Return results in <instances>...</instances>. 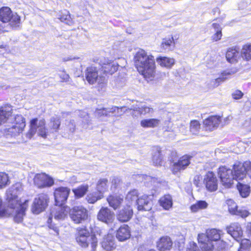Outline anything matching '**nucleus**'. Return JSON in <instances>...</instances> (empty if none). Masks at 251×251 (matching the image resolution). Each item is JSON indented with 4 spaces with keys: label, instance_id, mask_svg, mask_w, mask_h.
<instances>
[{
    "label": "nucleus",
    "instance_id": "1",
    "mask_svg": "<svg viewBox=\"0 0 251 251\" xmlns=\"http://www.w3.org/2000/svg\"><path fill=\"white\" fill-rule=\"evenodd\" d=\"M133 61L138 71L147 79L151 80L155 75L154 56L145 50L140 49L135 54Z\"/></svg>",
    "mask_w": 251,
    "mask_h": 251
},
{
    "label": "nucleus",
    "instance_id": "2",
    "mask_svg": "<svg viewBox=\"0 0 251 251\" xmlns=\"http://www.w3.org/2000/svg\"><path fill=\"white\" fill-rule=\"evenodd\" d=\"M77 243L83 248H86L91 245L92 251H95L98 245V240L95 235H90L89 231L86 228L77 229V234L76 236Z\"/></svg>",
    "mask_w": 251,
    "mask_h": 251
},
{
    "label": "nucleus",
    "instance_id": "3",
    "mask_svg": "<svg viewBox=\"0 0 251 251\" xmlns=\"http://www.w3.org/2000/svg\"><path fill=\"white\" fill-rule=\"evenodd\" d=\"M25 126V119L21 115H17L14 121L5 125L4 132L6 135L16 136L23 132Z\"/></svg>",
    "mask_w": 251,
    "mask_h": 251
},
{
    "label": "nucleus",
    "instance_id": "4",
    "mask_svg": "<svg viewBox=\"0 0 251 251\" xmlns=\"http://www.w3.org/2000/svg\"><path fill=\"white\" fill-rule=\"evenodd\" d=\"M69 210L70 208L68 206H62V205L56 204V206L50 209V214L47 221L49 227L58 233V228L51 224L52 219L53 217L56 220H64L67 217Z\"/></svg>",
    "mask_w": 251,
    "mask_h": 251
},
{
    "label": "nucleus",
    "instance_id": "5",
    "mask_svg": "<svg viewBox=\"0 0 251 251\" xmlns=\"http://www.w3.org/2000/svg\"><path fill=\"white\" fill-rule=\"evenodd\" d=\"M23 190L20 183H16L12 185L6 191V201L9 208H15L21 202L18 199V195Z\"/></svg>",
    "mask_w": 251,
    "mask_h": 251
},
{
    "label": "nucleus",
    "instance_id": "6",
    "mask_svg": "<svg viewBox=\"0 0 251 251\" xmlns=\"http://www.w3.org/2000/svg\"><path fill=\"white\" fill-rule=\"evenodd\" d=\"M46 122L45 120L39 121L37 118L32 119L30 121V129L26 134V137L30 139L37 132L39 136L46 138L47 135V129L45 127Z\"/></svg>",
    "mask_w": 251,
    "mask_h": 251
},
{
    "label": "nucleus",
    "instance_id": "7",
    "mask_svg": "<svg viewBox=\"0 0 251 251\" xmlns=\"http://www.w3.org/2000/svg\"><path fill=\"white\" fill-rule=\"evenodd\" d=\"M86 78L90 84H97L102 89L106 86V80L104 76L99 75L97 68L90 67L87 68L85 73Z\"/></svg>",
    "mask_w": 251,
    "mask_h": 251
},
{
    "label": "nucleus",
    "instance_id": "8",
    "mask_svg": "<svg viewBox=\"0 0 251 251\" xmlns=\"http://www.w3.org/2000/svg\"><path fill=\"white\" fill-rule=\"evenodd\" d=\"M69 213L71 219L75 224L82 223L88 217V210L82 205L75 206L70 209Z\"/></svg>",
    "mask_w": 251,
    "mask_h": 251
},
{
    "label": "nucleus",
    "instance_id": "9",
    "mask_svg": "<svg viewBox=\"0 0 251 251\" xmlns=\"http://www.w3.org/2000/svg\"><path fill=\"white\" fill-rule=\"evenodd\" d=\"M0 20L3 23L9 22L14 26L20 23V17L16 13L13 14L8 7H3L0 9Z\"/></svg>",
    "mask_w": 251,
    "mask_h": 251
},
{
    "label": "nucleus",
    "instance_id": "10",
    "mask_svg": "<svg viewBox=\"0 0 251 251\" xmlns=\"http://www.w3.org/2000/svg\"><path fill=\"white\" fill-rule=\"evenodd\" d=\"M233 173L235 180L243 179L247 173H251V162L246 161L244 163L237 162L233 166Z\"/></svg>",
    "mask_w": 251,
    "mask_h": 251
},
{
    "label": "nucleus",
    "instance_id": "11",
    "mask_svg": "<svg viewBox=\"0 0 251 251\" xmlns=\"http://www.w3.org/2000/svg\"><path fill=\"white\" fill-rule=\"evenodd\" d=\"M218 176L222 185L226 188H230L233 183L234 177L233 170L225 166L219 168Z\"/></svg>",
    "mask_w": 251,
    "mask_h": 251
},
{
    "label": "nucleus",
    "instance_id": "12",
    "mask_svg": "<svg viewBox=\"0 0 251 251\" xmlns=\"http://www.w3.org/2000/svg\"><path fill=\"white\" fill-rule=\"evenodd\" d=\"M49 198L45 194H40L36 197L33 201L31 210L33 213L38 214L44 211L48 206Z\"/></svg>",
    "mask_w": 251,
    "mask_h": 251
},
{
    "label": "nucleus",
    "instance_id": "13",
    "mask_svg": "<svg viewBox=\"0 0 251 251\" xmlns=\"http://www.w3.org/2000/svg\"><path fill=\"white\" fill-rule=\"evenodd\" d=\"M198 240L201 251L197 249L196 244L194 243L188 251H213L214 245L210 241L207 242V237L205 234H199Z\"/></svg>",
    "mask_w": 251,
    "mask_h": 251
},
{
    "label": "nucleus",
    "instance_id": "14",
    "mask_svg": "<svg viewBox=\"0 0 251 251\" xmlns=\"http://www.w3.org/2000/svg\"><path fill=\"white\" fill-rule=\"evenodd\" d=\"M33 181L35 185L39 188L50 187L54 183L53 179L45 173L35 175Z\"/></svg>",
    "mask_w": 251,
    "mask_h": 251
},
{
    "label": "nucleus",
    "instance_id": "15",
    "mask_svg": "<svg viewBox=\"0 0 251 251\" xmlns=\"http://www.w3.org/2000/svg\"><path fill=\"white\" fill-rule=\"evenodd\" d=\"M97 219L107 225L113 223L115 219V214L107 207H102L97 214Z\"/></svg>",
    "mask_w": 251,
    "mask_h": 251
},
{
    "label": "nucleus",
    "instance_id": "16",
    "mask_svg": "<svg viewBox=\"0 0 251 251\" xmlns=\"http://www.w3.org/2000/svg\"><path fill=\"white\" fill-rule=\"evenodd\" d=\"M70 193V189L67 187H59L54 192L55 201L56 205H63L67 200Z\"/></svg>",
    "mask_w": 251,
    "mask_h": 251
},
{
    "label": "nucleus",
    "instance_id": "17",
    "mask_svg": "<svg viewBox=\"0 0 251 251\" xmlns=\"http://www.w3.org/2000/svg\"><path fill=\"white\" fill-rule=\"evenodd\" d=\"M191 156L188 155H184L180 157L179 160L174 162L172 166V171L173 173L176 174L182 170H185L190 163Z\"/></svg>",
    "mask_w": 251,
    "mask_h": 251
},
{
    "label": "nucleus",
    "instance_id": "18",
    "mask_svg": "<svg viewBox=\"0 0 251 251\" xmlns=\"http://www.w3.org/2000/svg\"><path fill=\"white\" fill-rule=\"evenodd\" d=\"M12 108L8 105L0 108V125H7L14 121L15 117L12 114Z\"/></svg>",
    "mask_w": 251,
    "mask_h": 251
},
{
    "label": "nucleus",
    "instance_id": "19",
    "mask_svg": "<svg viewBox=\"0 0 251 251\" xmlns=\"http://www.w3.org/2000/svg\"><path fill=\"white\" fill-rule=\"evenodd\" d=\"M28 200H25L23 203H19L15 208H10L13 209V213H15L14 220L15 222L19 223L23 221L25 211L28 207Z\"/></svg>",
    "mask_w": 251,
    "mask_h": 251
},
{
    "label": "nucleus",
    "instance_id": "20",
    "mask_svg": "<svg viewBox=\"0 0 251 251\" xmlns=\"http://www.w3.org/2000/svg\"><path fill=\"white\" fill-rule=\"evenodd\" d=\"M99 64L101 66L102 71L106 74L112 75L118 68V65L116 62L109 60L106 58H101Z\"/></svg>",
    "mask_w": 251,
    "mask_h": 251
},
{
    "label": "nucleus",
    "instance_id": "21",
    "mask_svg": "<svg viewBox=\"0 0 251 251\" xmlns=\"http://www.w3.org/2000/svg\"><path fill=\"white\" fill-rule=\"evenodd\" d=\"M227 232L228 234L237 241L241 240L243 237V231L240 225L238 223H234L230 224L226 227Z\"/></svg>",
    "mask_w": 251,
    "mask_h": 251
},
{
    "label": "nucleus",
    "instance_id": "22",
    "mask_svg": "<svg viewBox=\"0 0 251 251\" xmlns=\"http://www.w3.org/2000/svg\"><path fill=\"white\" fill-rule=\"evenodd\" d=\"M207 189L211 192L215 191L218 188V180L213 172H208L204 179Z\"/></svg>",
    "mask_w": 251,
    "mask_h": 251
},
{
    "label": "nucleus",
    "instance_id": "23",
    "mask_svg": "<svg viewBox=\"0 0 251 251\" xmlns=\"http://www.w3.org/2000/svg\"><path fill=\"white\" fill-rule=\"evenodd\" d=\"M133 210L130 205H126L121 209L117 215V219L121 222H126L132 217Z\"/></svg>",
    "mask_w": 251,
    "mask_h": 251
},
{
    "label": "nucleus",
    "instance_id": "24",
    "mask_svg": "<svg viewBox=\"0 0 251 251\" xmlns=\"http://www.w3.org/2000/svg\"><path fill=\"white\" fill-rule=\"evenodd\" d=\"M137 205L138 210L148 211L151 209L152 203L148 195H143L138 198Z\"/></svg>",
    "mask_w": 251,
    "mask_h": 251
},
{
    "label": "nucleus",
    "instance_id": "25",
    "mask_svg": "<svg viewBox=\"0 0 251 251\" xmlns=\"http://www.w3.org/2000/svg\"><path fill=\"white\" fill-rule=\"evenodd\" d=\"M131 236L129 227L126 225L121 226L117 230L116 238L120 242H124L128 239Z\"/></svg>",
    "mask_w": 251,
    "mask_h": 251
},
{
    "label": "nucleus",
    "instance_id": "26",
    "mask_svg": "<svg viewBox=\"0 0 251 251\" xmlns=\"http://www.w3.org/2000/svg\"><path fill=\"white\" fill-rule=\"evenodd\" d=\"M221 122L220 117L211 116L203 121V125L206 130L212 131L216 128Z\"/></svg>",
    "mask_w": 251,
    "mask_h": 251
},
{
    "label": "nucleus",
    "instance_id": "27",
    "mask_svg": "<svg viewBox=\"0 0 251 251\" xmlns=\"http://www.w3.org/2000/svg\"><path fill=\"white\" fill-rule=\"evenodd\" d=\"M156 61L161 67L165 68L167 69H171L176 62L174 58L167 56H159L156 58Z\"/></svg>",
    "mask_w": 251,
    "mask_h": 251
},
{
    "label": "nucleus",
    "instance_id": "28",
    "mask_svg": "<svg viewBox=\"0 0 251 251\" xmlns=\"http://www.w3.org/2000/svg\"><path fill=\"white\" fill-rule=\"evenodd\" d=\"M129 111L132 110L131 114L133 116H137L138 115H146L153 112L152 108L146 106L132 105L128 108Z\"/></svg>",
    "mask_w": 251,
    "mask_h": 251
},
{
    "label": "nucleus",
    "instance_id": "29",
    "mask_svg": "<svg viewBox=\"0 0 251 251\" xmlns=\"http://www.w3.org/2000/svg\"><path fill=\"white\" fill-rule=\"evenodd\" d=\"M102 248L106 251H111L116 248L114 238L111 234H108L103 238L101 242Z\"/></svg>",
    "mask_w": 251,
    "mask_h": 251
},
{
    "label": "nucleus",
    "instance_id": "30",
    "mask_svg": "<svg viewBox=\"0 0 251 251\" xmlns=\"http://www.w3.org/2000/svg\"><path fill=\"white\" fill-rule=\"evenodd\" d=\"M172 245L173 242L171 238L167 236L161 238L157 243V247L160 251L170 250Z\"/></svg>",
    "mask_w": 251,
    "mask_h": 251
},
{
    "label": "nucleus",
    "instance_id": "31",
    "mask_svg": "<svg viewBox=\"0 0 251 251\" xmlns=\"http://www.w3.org/2000/svg\"><path fill=\"white\" fill-rule=\"evenodd\" d=\"M109 205L114 210L117 209L123 202V197L120 195H113L109 196L107 198Z\"/></svg>",
    "mask_w": 251,
    "mask_h": 251
},
{
    "label": "nucleus",
    "instance_id": "32",
    "mask_svg": "<svg viewBox=\"0 0 251 251\" xmlns=\"http://www.w3.org/2000/svg\"><path fill=\"white\" fill-rule=\"evenodd\" d=\"M234 73H235V72L230 71L225 72L221 74L220 77L210 81V86H209V88H215L218 86L220 83L229 78V76L231 74H233Z\"/></svg>",
    "mask_w": 251,
    "mask_h": 251
},
{
    "label": "nucleus",
    "instance_id": "33",
    "mask_svg": "<svg viewBox=\"0 0 251 251\" xmlns=\"http://www.w3.org/2000/svg\"><path fill=\"white\" fill-rule=\"evenodd\" d=\"M159 202L164 209L169 210L173 206L172 197L169 194L165 195L160 199Z\"/></svg>",
    "mask_w": 251,
    "mask_h": 251
},
{
    "label": "nucleus",
    "instance_id": "34",
    "mask_svg": "<svg viewBox=\"0 0 251 251\" xmlns=\"http://www.w3.org/2000/svg\"><path fill=\"white\" fill-rule=\"evenodd\" d=\"M160 121L159 119L152 118L142 120L140 122L141 126L144 128H154L159 126Z\"/></svg>",
    "mask_w": 251,
    "mask_h": 251
},
{
    "label": "nucleus",
    "instance_id": "35",
    "mask_svg": "<svg viewBox=\"0 0 251 251\" xmlns=\"http://www.w3.org/2000/svg\"><path fill=\"white\" fill-rule=\"evenodd\" d=\"M89 186L88 184L81 185L72 190L75 196L76 199L83 197L88 192Z\"/></svg>",
    "mask_w": 251,
    "mask_h": 251
},
{
    "label": "nucleus",
    "instance_id": "36",
    "mask_svg": "<svg viewBox=\"0 0 251 251\" xmlns=\"http://www.w3.org/2000/svg\"><path fill=\"white\" fill-rule=\"evenodd\" d=\"M207 242H216L218 241L221 237L220 231L217 230L216 229H211L207 231L206 235Z\"/></svg>",
    "mask_w": 251,
    "mask_h": 251
},
{
    "label": "nucleus",
    "instance_id": "37",
    "mask_svg": "<svg viewBox=\"0 0 251 251\" xmlns=\"http://www.w3.org/2000/svg\"><path fill=\"white\" fill-rule=\"evenodd\" d=\"M239 54L238 51L235 49H229L226 53V58L228 62L233 63L237 61Z\"/></svg>",
    "mask_w": 251,
    "mask_h": 251
},
{
    "label": "nucleus",
    "instance_id": "38",
    "mask_svg": "<svg viewBox=\"0 0 251 251\" xmlns=\"http://www.w3.org/2000/svg\"><path fill=\"white\" fill-rule=\"evenodd\" d=\"M139 197H138V193L137 190L134 189L129 191L126 195V200L128 202L127 204L129 205L133 202L137 204V201Z\"/></svg>",
    "mask_w": 251,
    "mask_h": 251
},
{
    "label": "nucleus",
    "instance_id": "39",
    "mask_svg": "<svg viewBox=\"0 0 251 251\" xmlns=\"http://www.w3.org/2000/svg\"><path fill=\"white\" fill-rule=\"evenodd\" d=\"M241 56L247 61L251 60V44L244 45L240 52Z\"/></svg>",
    "mask_w": 251,
    "mask_h": 251
},
{
    "label": "nucleus",
    "instance_id": "40",
    "mask_svg": "<svg viewBox=\"0 0 251 251\" xmlns=\"http://www.w3.org/2000/svg\"><path fill=\"white\" fill-rule=\"evenodd\" d=\"M103 198V195L102 194L95 192L88 194L86 197V200L88 203L93 204Z\"/></svg>",
    "mask_w": 251,
    "mask_h": 251
},
{
    "label": "nucleus",
    "instance_id": "41",
    "mask_svg": "<svg viewBox=\"0 0 251 251\" xmlns=\"http://www.w3.org/2000/svg\"><path fill=\"white\" fill-rule=\"evenodd\" d=\"M61 124L60 119L57 116L51 117L48 124L49 128L55 132L57 131Z\"/></svg>",
    "mask_w": 251,
    "mask_h": 251
},
{
    "label": "nucleus",
    "instance_id": "42",
    "mask_svg": "<svg viewBox=\"0 0 251 251\" xmlns=\"http://www.w3.org/2000/svg\"><path fill=\"white\" fill-rule=\"evenodd\" d=\"M162 47L166 50H172L175 48V42L173 37H169L163 39Z\"/></svg>",
    "mask_w": 251,
    "mask_h": 251
},
{
    "label": "nucleus",
    "instance_id": "43",
    "mask_svg": "<svg viewBox=\"0 0 251 251\" xmlns=\"http://www.w3.org/2000/svg\"><path fill=\"white\" fill-rule=\"evenodd\" d=\"M152 161L155 166H161L163 162V157L161 151L157 148L152 154Z\"/></svg>",
    "mask_w": 251,
    "mask_h": 251
},
{
    "label": "nucleus",
    "instance_id": "44",
    "mask_svg": "<svg viewBox=\"0 0 251 251\" xmlns=\"http://www.w3.org/2000/svg\"><path fill=\"white\" fill-rule=\"evenodd\" d=\"M108 180L106 178L100 179L97 184V190L100 194H103V193L108 189Z\"/></svg>",
    "mask_w": 251,
    "mask_h": 251
},
{
    "label": "nucleus",
    "instance_id": "45",
    "mask_svg": "<svg viewBox=\"0 0 251 251\" xmlns=\"http://www.w3.org/2000/svg\"><path fill=\"white\" fill-rule=\"evenodd\" d=\"M238 190L243 198L247 197L250 193V187L247 184L238 183L237 185Z\"/></svg>",
    "mask_w": 251,
    "mask_h": 251
},
{
    "label": "nucleus",
    "instance_id": "46",
    "mask_svg": "<svg viewBox=\"0 0 251 251\" xmlns=\"http://www.w3.org/2000/svg\"><path fill=\"white\" fill-rule=\"evenodd\" d=\"M10 183L8 174L4 172H0V189L5 188Z\"/></svg>",
    "mask_w": 251,
    "mask_h": 251
},
{
    "label": "nucleus",
    "instance_id": "47",
    "mask_svg": "<svg viewBox=\"0 0 251 251\" xmlns=\"http://www.w3.org/2000/svg\"><path fill=\"white\" fill-rule=\"evenodd\" d=\"M207 206L208 204L205 201H199L191 206V210L192 212H196L199 210L207 208Z\"/></svg>",
    "mask_w": 251,
    "mask_h": 251
},
{
    "label": "nucleus",
    "instance_id": "48",
    "mask_svg": "<svg viewBox=\"0 0 251 251\" xmlns=\"http://www.w3.org/2000/svg\"><path fill=\"white\" fill-rule=\"evenodd\" d=\"M212 26L216 31V33L212 36V40L214 41H217L221 39L222 36V28L220 25L216 23H213Z\"/></svg>",
    "mask_w": 251,
    "mask_h": 251
},
{
    "label": "nucleus",
    "instance_id": "49",
    "mask_svg": "<svg viewBox=\"0 0 251 251\" xmlns=\"http://www.w3.org/2000/svg\"><path fill=\"white\" fill-rule=\"evenodd\" d=\"M108 109V114L109 113H112L113 114H117L118 115H121L124 113L126 112H128L129 111L128 108H126V107H116L113 106L111 108H107Z\"/></svg>",
    "mask_w": 251,
    "mask_h": 251
},
{
    "label": "nucleus",
    "instance_id": "50",
    "mask_svg": "<svg viewBox=\"0 0 251 251\" xmlns=\"http://www.w3.org/2000/svg\"><path fill=\"white\" fill-rule=\"evenodd\" d=\"M201 124L197 120L191 121L190 124V131L194 135H198L199 133Z\"/></svg>",
    "mask_w": 251,
    "mask_h": 251
},
{
    "label": "nucleus",
    "instance_id": "51",
    "mask_svg": "<svg viewBox=\"0 0 251 251\" xmlns=\"http://www.w3.org/2000/svg\"><path fill=\"white\" fill-rule=\"evenodd\" d=\"M79 117L82 119V126L84 128H87L90 124L91 120L88 113L85 111H79Z\"/></svg>",
    "mask_w": 251,
    "mask_h": 251
},
{
    "label": "nucleus",
    "instance_id": "52",
    "mask_svg": "<svg viewBox=\"0 0 251 251\" xmlns=\"http://www.w3.org/2000/svg\"><path fill=\"white\" fill-rule=\"evenodd\" d=\"M240 248L238 251H249V249L251 245V242L250 240L247 239H241Z\"/></svg>",
    "mask_w": 251,
    "mask_h": 251
},
{
    "label": "nucleus",
    "instance_id": "53",
    "mask_svg": "<svg viewBox=\"0 0 251 251\" xmlns=\"http://www.w3.org/2000/svg\"><path fill=\"white\" fill-rule=\"evenodd\" d=\"M226 203L228 206V211L230 214L234 215L238 209L236 203L231 199L227 200Z\"/></svg>",
    "mask_w": 251,
    "mask_h": 251
},
{
    "label": "nucleus",
    "instance_id": "54",
    "mask_svg": "<svg viewBox=\"0 0 251 251\" xmlns=\"http://www.w3.org/2000/svg\"><path fill=\"white\" fill-rule=\"evenodd\" d=\"M60 21L70 25L73 24V20L68 11H65L62 15L59 18Z\"/></svg>",
    "mask_w": 251,
    "mask_h": 251
},
{
    "label": "nucleus",
    "instance_id": "55",
    "mask_svg": "<svg viewBox=\"0 0 251 251\" xmlns=\"http://www.w3.org/2000/svg\"><path fill=\"white\" fill-rule=\"evenodd\" d=\"M249 214L250 213L248 210L245 209L241 208L239 209H237L234 215L240 216L242 218H246L248 217Z\"/></svg>",
    "mask_w": 251,
    "mask_h": 251
},
{
    "label": "nucleus",
    "instance_id": "56",
    "mask_svg": "<svg viewBox=\"0 0 251 251\" xmlns=\"http://www.w3.org/2000/svg\"><path fill=\"white\" fill-rule=\"evenodd\" d=\"M95 115L98 117H100L102 116H108V109L106 108L97 109L95 111Z\"/></svg>",
    "mask_w": 251,
    "mask_h": 251
},
{
    "label": "nucleus",
    "instance_id": "57",
    "mask_svg": "<svg viewBox=\"0 0 251 251\" xmlns=\"http://www.w3.org/2000/svg\"><path fill=\"white\" fill-rule=\"evenodd\" d=\"M67 128L71 133H73L75 129V125L74 120L70 121L69 123L67 126Z\"/></svg>",
    "mask_w": 251,
    "mask_h": 251
},
{
    "label": "nucleus",
    "instance_id": "58",
    "mask_svg": "<svg viewBox=\"0 0 251 251\" xmlns=\"http://www.w3.org/2000/svg\"><path fill=\"white\" fill-rule=\"evenodd\" d=\"M243 94L239 90H236L232 94V97L234 99L238 100L241 99L243 96Z\"/></svg>",
    "mask_w": 251,
    "mask_h": 251
},
{
    "label": "nucleus",
    "instance_id": "59",
    "mask_svg": "<svg viewBox=\"0 0 251 251\" xmlns=\"http://www.w3.org/2000/svg\"><path fill=\"white\" fill-rule=\"evenodd\" d=\"M59 76L60 78L62 79V81L68 82L69 81L70 77L68 74L62 72L61 74H59Z\"/></svg>",
    "mask_w": 251,
    "mask_h": 251
},
{
    "label": "nucleus",
    "instance_id": "60",
    "mask_svg": "<svg viewBox=\"0 0 251 251\" xmlns=\"http://www.w3.org/2000/svg\"><path fill=\"white\" fill-rule=\"evenodd\" d=\"M120 181H121V180L119 178L116 177H113L112 179V181H111L112 185L115 188H116L118 186V184L120 183Z\"/></svg>",
    "mask_w": 251,
    "mask_h": 251
},
{
    "label": "nucleus",
    "instance_id": "61",
    "mask_svg": "<svg viewBox=\"0 0 251 251\" xmlns=\"http://www.w3.org/2000/svg\"><path fill=\"white\" fill-rule=\"evenodd\" d=\"M179 131L182 133L185 134L187 132L186 127L184 126V125L181 124L179 127Z\"/></svg>",
    "mask_w": 251,
    "mask_h": 251
},
{
    "label": "nucleus",
    "instance_id": "62",
    "mask_svg": "<svg viewBox=\"0 0 251 251\" xmlns=\"http://www.w3.org/2000/svg\"><path fill=\"white\" fill-rule=\"evenodd\" d=\"M230 117L229 116L228 117H227L225 118H224V121H225V123H224V124H226V121H229L230 120Z\"/></svg>",
    "mask_w": 251,
    "mask_h": 251
},
{
    "label": "nucleus",
    "instance_id": "63",
    "mask_svg": "<svg viewBox=\"0 0 251 251\" xmlns=\"http://www.w3.org/2000/svg\"><path fill=\"white\" fill-rule=\"evenodd\" d=\"M248 229L250 231V233L251 234V223L248 226Z\"/></svg>",
    "mask_w": 251,
    "mask_h": 251
},
{
    "label": "nucleus",
    "instance_id": "64",
    "mask_svg": "<svg viewBox=\"0 0 251 251\" xmlns=\"http://www.w3.org/2000/svg\"><path fill=\"white\" fill-rule=\"evenodd\" d=\"M247 122L248 123L249 126L250 127V129H251V119L247 121Z\"/></svg>",
    "mask_w": 251,
    "mask_h": 251
}]
</instances>
